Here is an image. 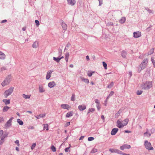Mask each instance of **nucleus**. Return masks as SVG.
<instances>
[{
    "instance_id": "obj_1",
    "label": "nucleus",
    "mask_w": 155,
    "mask_h": 155,
    "mask_svg": "<svg viewBox=\"0 0 155 155\" xmlns=\"http://www.w3.org/2000/svg\"><path fill=\"white\" fill-rule=\"evenodd\" d=\"M12 80V77L10 75L6 76L4 80L1 83L2 87H4L9 85Z\"/></svg>"
},
{
    "instance_id": "obj_2",
    "label": "nucleus",
    "mask_w": 155,
    "mask_h": 155,
    "mask_svg": "<svg viewBox=\"0 0 155 155\" xmlns=\"http://www.w3.org/2000/svg\"><path fill=\"white\" fill-rule=\"evenodd\" d=\"M152 81H147L145 83L142 84L141 87L145 90L149 89L152 86Z\"/></svg>"
},
{
    "instance_id": "obj_3",
    "label": "nucleus",
    "mask_w": 155,
    "mask_h": 155,
    "mask_svg": "<svg viewBox=\"0 0 155 155\" xmlns=\"http://www.w3.org/2000/svg\"><path fill=\"white\" fill-rule=\"evenodd\" d=\"M14 89V87H12L4 92V95L5 98H7L8 96L10 95L12 93Z\"/></svg>"
},
{
    "instance_id": "obj_4",
    "label": "nucleus",
    "mask_w": 155,
    "mask_h": 155,
    "mask_svg": "<svg viewBox=\"0 0 155 155\" xmlns=\"http://www.w3.org/2000/svg\"><path fill=\"white\" fill-rule=\"evenodd\" d=\"M144 145L146 148L148 150H153V148L151 147V145L150 142L147 140H146L144 142Z\"/></svg>"
},
{
    "instance_id": "obj_5",
    "label": "nucleus",
    "mask_w": 155,
    "mask_h": 155,
    "mask_svg": "<svg viewBox=\"0 0 155 155\" xmlns=\"http://www.w3.org/2000/svg\"><path fill=\"white\" fill-rule=\"evenodd\" d=\"M148 60L147 58L144 60L143 62L141 63L140 65V67L141 68V69H144L147 65V64L148 63Z\"/></svg>"
},
{
    "instance_id": "obj_6",
    "label": "nucleus",
    "mask_w": 155,
    "mask_h": 155,
    "mask_svg": "<svg viewBox=\"0 0 155 155\" xmlns=\"http://www.w3.org/2000/svg\"><path fill=\"white\" fill-rule=\"evenodd\" d=\"M60 22L63 29L64 31L66 30L67 27V25L62 20H61Z\"/></svg>"
},
{
    "instance_id": "obj_7",
    "label": "nucleus",
    "mask_w": 155,
    "mask_h": 155,
    "mask_svg": "<svg viewBox=\"0 0 155 155\" xmlns=\"http://www.w3.org/2000/svg\"><path fill=\"white\" fill-rule=\"evenodd\" d=\"M109 151L111 153H115L119 154L121 153V151L117 149L110 148L109 149Z\"/></svg>"
},
{
    "instance_id": "obj_8",
    "label": "nucleus",
    "mask_w": 155,
    "mask_h": 155,
    "mask_svg": "<svg viewBox=\"0 0 155 155\" xmlns=\"http://www.w3.org/2000/svg\"><path fill=\"white\" fill-rule=\"evenodd\" d=\"M13 119V117H12L9 119L5 125V127L8 128L11 126L12 125V120Z\"/></svg>"
},
{
    "instance_id": "obj_9",
    "label": "nucleus",
    "mask_w": 155,
    "mask_h": 155,
    "mask_svg": "<svg viewBox=\"0 0 155 155\" xmlns=\"http://www.w3.org/2000/svg\"><path fill=\"white\" fill-rule=\"evenodd\" d=\"M141 36V32L139 31L135 32L133 33V37L134 38H139Z\"/></svg>"
},
{
    "instance_id": "obj_10",
    "label": "nucleus",
    "mask_w": 155,
    "mask_h": 155,
    "mask_svg": "<svg viewBox=\"0 0 155 155\" xmlns=\"http://www.w3.org/2000/svg\"><path fill=\"white\" fill-rule=\"evenodd\" d=\"M130 148V146L129 145L125 144L120 146V149L121 150H123L125 149H129Z\"/></svg>"
},
{
    "instance_id": "obj_11",
    "label": "nucleus",
    "mask_w": 155,
    "mask_h": 155,
    "mask_svg": "<svg viewBox=\"0 0 155 155\" xmlns=\"http://www.w3.org/2000/svg\"><path fill=\"white\" fill-rule=\"evenodd\" d=\"M61 107L64 109H66L69 110L71 107L68 104H62L61 105Z\"/></svg>"
},
{
    "instance_id": "obj_12",
    "label": "nucleus",
    "mask_w": 155,
    "mask_h": 155,
    "mask_svg": "<svg viewBox=\"0 0 155 155\" xmlns=\"http://www.w3.org/2000/svg\"><path fill=\"white\" fill-rule=\"evenodd\" d=\"M79 35L81 36V39H86L88 37V35L82 32H81L80 34H79Z\"/></svg>"
},
{
    "instance_id": "obj_13",
    "label": "nucleus",
    "mask_w": 155,
    "mask_h": 155,
    "mask_svg": "<svg viewBox=\"0 0 155 155\" xmlns=\"http://www.w3.org/2000/svg\"><path fill=\"white\" fill-rule=\"evenodd\" d=\"M78 108L80 111H83L86 108V106L84 104L80 105L78 106Z\"/></svg>"
},
{
    "instance_id": "obj_14",
    "label": "nucleus",
    "mask_w": 155,
    "mask_h": 155,
    "mask_svg": "<svg viewBox=\"0 0 155 155\" xmlns=\"http://www.w3.org/2000/svg\"><path fill=\"white\" fill-rule=\"evenodd\" d=\"M67 1L68 4L72 6L74 5L76 3L75 0H68Z\"/></svg>"
},
{
    "instance_id": "obj_15",
    "label": "nucleus",
    "mask_w": 155,
    "mask_h": 155,
    "mask_svg": "<svg viewBox=\"0 0 155 155\" xmlns=\"http://www.w3.org/2000/svg\"><path fill=\"white\" fill-rule=\"evenodd\" d=\"M118 130L117 128H114L113 129L111 132V134L112 135H115Z\"/></svg>"
},
{
    "instance_id": "obj_16",
    "label": "nucleus",
    "mask_w": 155,
    "mask_h": 155,
    "mask_svg": "<svg viewBox=\"0 0 155 155\" xmlns=\"http://www.w3.org/2000/svg\"><path fill=\"white\" fill-rule=\"evenodd\" d=\"M117 127L119 128H121L124 126V125H123L122 123L121 122V121H119V120H117Z\"/></svg>"
},
{
    "instance_id": "obj_17",
    "label": "nucleus",
    "mask_w": 155,
    "mask_h": 155,
    "mask_svg": "<svg viewBox=\"0 0 155 155\" xmlns=\"http://www.w3.org/2000/svg\"><path fill=\"white\" fill-rule=\"evenodd\" d=\"M52 72V71H51V70L48 71L47 74L46 78L47 80H48L51 77V75Z\"/></svg>"
},
{
    "instance_id": "obj_18",
    "label": "nucleus",
    "mask_w": 155,
    "mask_h": 155,
    "mask_svg": "<svg viewBox=\"0 0 155 155\" xmlns=\"http://www.w3.org/2000/svg\"><path fill=\"white\" fill-rule=\"evenodd\" d=\"M55 85V83L54 81L49 83L48 84V86L50 88H52L54 87Z\"/></svg>"
},
{
    "instance_id": "obj_19",
    "label": "nucleus",
    "mask_w": 155,
    "mask_h": 155,
    "mask_svg": "<svg viewBox=\"0 0 155 155\" xmlns=\"http://www.w3.org/2000/svg\"><path fill=\"white\" fill-rule=\"evenodd\" d=\"M5 58V55L2 51H0V59L4 60Z\"/></svg>"
},
{
    "instance_id": "obj_20",
    "label": "nucleus",
    "mask_w": 155,
    "mask_h": 155,
    "mask_svg": "<svg viewBox=\"0 0 155 155\" xmlns=\"http://www.w3.org/2000/svg\"><path fill=\"white\" fill-rule=\"evenodd\" d=\"M38 46V41H35L33 43L32 47L34 48H36Z\"/></svg>"
},
{
    "instance_id": "obj_21",
    "label": "nucleus",
    "mask_w": 155,
    "mask_h": 155,
    "mask_svg": "<svg viewBox=\"0 0 155 155\" xmlns=\"http://www.w3.org/2000/svg\"><path fill=\"white\" fill-rule=\"evenodd\" d=\"M45 115L46 114L44 113V114H40L39 115L37 116H35V117L37 119H40L41 118L44 117Z\"/></svg>"
},
{
    "instance_id": "obj_22",
    "label": "nucleus",
    "mask_w": 155,
    "mask_h": 155,
    "mask_svg": "<svg viewBox=\"0 0 155 155\" xmlns=\"http://www.w3.org/2000/svg\"><path fill=\"white\" fill-rule=\"evenodd\" d=\"M126 21V18L125 17H122L119 20V22L121 24L124 23Z\"/></svg>"
},
{
    "instance_id": "obj_23",
    "label": "nucleus",
    "mask_w": 155,
    "mask_h": 155,
    "mask_svg": "<svg viewBox=\"0 0 155 155\" xmlns=\"http://www.w3.org/2000/svg\"><path fill=\"white\" fill-rule=\"evenodd\" d=\"M2 101L6 105L9 104H10V100L9 99H4L2 100Z\"/></svg>"
},
{
    "instance_id": "obj_24",
    "label": "nucleus",
    "mask_w": 155,
    "mask_h": 155,
    "mask_svg": "<svg viewBox=\"0 0 155 155\" xmlns=\"http://www.w3.org/2000/svg\"><path fill=\"white\" fill-rule=\"evenodd\" d=\"M39 90L40 93H43L45 91V90L44 89L42 85H39Z\"/></svg>"
},
{
    "instance_id": "obj_25",
    "label": "nucleus",
    "mask_w": 155,
    "mask_h": 155,
    "mask_svg": "<svg viewBox=\"0 0 155 155\" xmlns=\"http://www.w3.org/2000/svg\"><path fill=\"white\" fill-rule=\"evenodd\" d=\"M73 115V112L72 111H70L68 113L66 114V117L69 118L70 117L72 116Z\"/></svg>"
},
{
    "instance_id": "obj_26",
    "label": "nucleus",
    "mask_w": 155,
    "mask_h": 155,
    "mask_svg": "<svg viewBox=\"0 0 155 155\" xmlns=\"http://www.w3.org/2000/svg\"><path fill=\"white\" fill-rule=\"evenodd\" d=\"M122 110L121 109L118 112L116 113L115 115V118H117L119 116H120V114L122 112Z\"/></svg>"
},
{
    "instance_id": "obj_27",
    "label": "nucleus",
    "mask_w": 155,
    "mask_h": 155,
    "mask_svg": "<svg viewBox=\"0 0 155 155\" xmlns=\"http://www.w3.org/2000/svg\"><path fill=\"white\" fill-rule=\"evenodd\" d=\"M80 78L82 81H84L85 83L87 84L89 83V81L88 79L85 78L83 77H81Z\"/></svg>"
},
{
    "instance_id": "obj_28",
    "label": "nucleus",
    "mask_w": 155,
    "mask_h": 155,
    "mask_svg": "<svg viewBox=\"0 0 155 155\" xmlns=\"http://www.w3.org/2000/svg\"><path fill=\"white\" fill-rule=\"evenodd\" d=\"M129 121V120L128 119H126L124 120H123L122 123L123 124V125L124 126H125L127 124Z\"/></svg>"
},
{
    "instance_id": "obj_29",
    "label": "nucleus",
    "mask_w": 155,
    "mask_h": 155,
    "mask_svg": "<svg viewBox=\"0 0 155 155\" xmlns=\"http://www.w3.org/2000/svg\"><path fill=\"white\" fill-rule=\"evenodd\" d=\"M10 108V107L7 106H4L3 109V112H5L7 111Z\"/></svg>"
},
{
    "instance_id": "obj_30",
    "label": "nucleus",
    "mask_w": 155,
    "mask_h": 155,
    "mask_svg": "<svg viewBox=\"0 0 155 155\" xmlns=\"http://www.w3.org/2000/svg\"><path fill=\"white\" fill-rule=\"evenodd\" d=\"M69 56V53L68 52L66 53L65 54V59L66 60L67 62H68V58Z\"/></svg>"
},
{
    "instance_id": "obj_31",
    "label": "nucleus",
    "mask_w": 155,
    "mask_h": 155,
    "mask_svg": "<svg viewBox=\"0 0 155 155\" xmlns=\"http://www.w3.org/2000/svg\"><path fill=\"white\" fill-rule=\"evenodd\" d=\"M30 95H26L25 94H22L23 97L25 99H29L30 97Z\"/></svg>"
},
{
    "instance_id": "obj_32",
    "label": "nucleus",
    "mask_w": 155,
    "mask_h": 155,
    "mask_svg": "<svg viewBox=\"0 0 155 155\" xmlns=\"http://www.w3.org/2000/svg\"><path fill=\"white\" fill-rule=\"evenodd\" d=\"M154 48H153L150 50L147 53V55H150L153 53Z\"/></svg>"
},
{
    "instance_id": "obj_33",
    "label": "nucleus",
    "mask_w": 155,
    "mask_h": 155,
    "mask_svg": "<svg viewBox=\"0 0 155 155\" xmlns=\"http://www.w3.org/2000/svg\"><path fill=\"white\" fill-rule=\"evenodd\" d=\"M17 122L20 125H22L23 124V122L20 119H18L17 120Z\"/></svg>"
},
{
    "instance_id": "obj_34",
    "label": "nucleus",
    "mask_w": 155,
    "mask_h": 155,
    "mask_svg": "<svg viewBox=\"0 0 155 155\" xmlns=\"http://www.w3.org/2000/svg\"><path fill=\"white\" fill-rule=\"evenodd\" d=\"M53 59L58 63L60 61V59L59 57L56 58L55 57H53Z\"/></svg>"
},
{
    "instance_id": "obj_35",
    "label": "nucleus",
    "mask_w": 155,
    "mask_h": 155,
    "mask_svg": "<svg viewBox=\"0 0 155 155\" xmlns=\"http://www.w3.org/2000/svg\"><path fill=\"white\" fill-rule=\"evenodd\" d=\"M148 130L147 129V131L146 132H145V133H144V135L145 136H146L147 137H150L151 136V134L150 133H149V134L148 133Z\"/></svg>"
},
{
    "instance_id": "obj_36",
    "label": "nucleus",
    "mask_w": 155,
    "mask_h": 155,
    "mask_svg": "<svg viewBox=\"0 0 155 155\" xmlns=\"http://www.w3.org/2000/svg\"><path fill=\"white\" fill-rule=\"evenodd\" d=\"M43 125L44 126V128H43L44 130H45V129H46V130H48L49 129L48 128V125L47 124H44Z\"/></svg>"
},
{
    "instance_id": "obj_37",
    "label": "nucleus",
    "mask_w": 155,
    "mask_h": 155,
    "mask_svg": "<svg viewBox=\"0 0 155 155\" xmlns=\"http://www.w3.org/2000/svg\"><path fill=\"white\" fill-rule=\"evenodd\" d=\"M122 56L124 58H125L127 55V53L124 51H123L121 53Z\"/></svg>"
},
{
    "instance_id": "obj_38",
    "label": "nucleus",
    "mask_w": 155,
    "mask_h": 155,
    "mask_svg": "<svg viewBox=\"0 0 155 155\" xmlns=\"http://www.w3.org/2000/svg\"><path fill=\"white\" fill-rule=\"evenodd\" d=\"M151 61L152 62L153 65V66L154 68H155V60H154L153 57H151Z\"/></svg>"
},
{
    "instance_id": "obj_39",
    "label": "nucleus",
    "mask_w": 155,
    "mask_h": 155,
    "mask_svg": "<svg viewBox=\"0 0 155 155\" xmlns=\"http://www.w3.org/2000/svg\"><path fill=\"white\" fill-rule=\"evenodd\" d=\"M7 67L6 66H3L1 68L0 70L1 72H3L4 71L7 70Z\"/></svg>"
},
{
    "instance_id": "obj_40",
    "label": "nucleus",
    "mask_w": 155,
    "mask_h": 155,
    "mask_svg": "<svg viewBox=\"0 0 155 155\" xmlns=\"http://www.w3.org/2000/svg\"><path fill=\"white\" fill-rule=\"evenodd\" d=\"M106 25L107 26L113 25V23L111 22H109L106 24Z\"/></svg>"
},
{
    "instance_id": "obj_41",
    "label": "nucleus",
    "mask_w": 155,
    "mask_h": 155,
    "mask_svg": "<svg viewBox=\"0 0 155 155\" xmlns=\"http://www.w3.org/2000/svg\"><path fill=\"white\" fill-rule=\"evenodd\" d=\"M35 22L36 24V26L37 27L39 26L40 25L39 21L38 20H36L35 21Z\"/></svg>"
},
{
    "instance_id": "obj_42",
    "label": "nucleus",
    "mask_w": 155,
    "mask_h": 155,
    "mask_svg": "<svg viewBox=\"0 0 155 155\" xmlns=\"http://www.w3.org/2000/svg\"><path fill=\"white\" fill-rule=\"evenodd\" d=\"M7 136V135H2V136H1V140H3V141H4V139Z\"/></svg>"
},
{
    "instance_id": "obj_43",
    "label": "nucleus",
    "mask_w": 155,
    "mask_h": 155,
    "mask_svg": "<svg viewBox=\"0 0 155 155\" xmlns=\"http://www.w3.org/2000/svg\"><path fill=\"white\" fill-rule=\"evenodd\" d=\"M114 85V83L112 82L109 85L107 86V87L109 88H111Z\"/></svg>"
},
{
    "instance_id": "obj_44",
    "label": "nucleus",
    "mask_w": 155,
    "mask_h": 155,
    "mask_svg": "<svg viewBox=\"0 0 155 155\" xmlns=\"http://www.w3.org/2000/svg\"><path fill=\"white\" fill-rule=\"evenodd\" d=\"M71 100L72 101H74L75 100V95L74 94L72 95V97L71 98Z\"/></svg>"
},
{
    "instance_id": "obj_45",
    "label": "nucleus",
    "mask_w": 155,
    "mask_h": 155,
    "mask_svg": "<svg viewBox=\"0 0 155 155\" xmlns=\"http://www.w3.org/2000/svg\"><path fill=\"white\" fill-rule=\"evenodd\" d=\"M95 110V109L94 108H91L89 109L88 110V112L87 113V114L89 113L90 112H92L93 111H94Z\"/></svg>"
},
{
    "instance_id": "obj_46",
    "label": "nucleus",
    "mask_w": 155,
    "mask_h": 155,
    "mask_svg": "<svg viewBox=\"0 0 155 155\" xmlns=\"http://www.w3.org/2000/svg\"><path fill=\"white\" fill-rule=\"evenodd\" d=\"M51 149L53 152H55L56 151V148L53 145H52Z\"/></svg>"
},
{
    "instance_id": "obj_47",
    "label": "nucleus",
    "mask_w": 155,
    "mask_h": 155,
    "mask_svg": "<svg viewBox=\"0 0 155 155\" xmlns=\"http://www.w3.org/2000/svg\"><path fill=\"white\" fill-rule=\"evenodd\" d=\"M103 65L105 69H107V64L104 61L103 62Z\"/></svg>"
},
{
    "instance_id": "obj_48",
    "label": "nucleus",
    "mask_w": 155,
    "mask_h": 155,
    "mask_svg": "<svg viewBox=\"0 0 155 155\" xmlns=\"http://www.w3.org/2000/svg\"><path fill=\"white\" fill-rule=\"evenodd\" d=\"M97 151V149L95 148H93L91 151V153H94L96 152Z\"/></svg>"
},
{
    "instance_id": "obj_49",
    "label": "nucleus",
    "mask_w": 155,
    "mask_h": 155,
    "mask_svg": "<svg viewBox=\"0 0 155 155\" xmlns=\"http://www.w3.org/2000/svg\"><path fill=\"white\" fill-rule=\"evenodd\" d=\"M62 50L60 49L58 50V54L59 57H60L62 54Z\"/></svg>"
},
{
    "instance_id": "obj_50",
    "label": "nucleus",
    "mask_w": 155,
    "mask_h": 155,
    "mask_svg": "<svg viewBox=\"0 0 155 155\" xmlns=\"http://www.w3.org/2000/svg\"><path fill=\"white\" fill-rule=\"evenodd\" d=\"M145 9L147 10L149 13H152V11L148 7L146 8Z\"/></svg>"
},
{
    "instance_id": "obj_51",
    "label": "nucleus",
    "mask_w": 155,
    "mask_h": 155,
    "mask_svg": "<svg viewBox=\"0 0 155 155\" xmlns=\"http://www.w3.org/2000/svg\"><path fill=\"white\" fill-rule=\"evenodd\" d=\"M94 138L93 137H90L88 138V140L89 141H91L94 140Z\"/></svg>"
},
{
    "instance_id": "obj_52",
    "label": "nucleus",
    "mask_w": 155,
    "mask_h": 155,
    "mask_svg": "<svg viewBox=\"0 0 155 155\" xmlns=\"http://www.w3.org/2000/svg\"><path fill=\"white\" fill-rule=\"evenodd\" d=\"M36 143H33L32 145V146L31 147V150H33L34 148L36 146Z\"/></svg>"
},
{
    "instance_id": "obj_53",
    "label": "nucleus",
    "mask_w": 155,
    "mask_h": 155,
    "mask_svg": "<svg viewBox=\"0 0 155 155\" xmlns=\"http://www.w3.org/2000/svg\"><path fill=\"white\" fill-rule=\"evenodd\" d=\"M15 143L17 145L18 147L20 146L19 142L18 140H16L15 141Z\"/></svg>"
},
{
    "instance_id": "obj_54",
    "label": "nucleus",
    "mask_w": 155,
    "mask_h": 155,
    "mask_svg": "<svg viewBox=\"0 0 155 155\" xmlns=\"http://www.w3.org/2000/svg\"><path fill=\"white\" fill-rule=\"evenodd\" d=\"M96 107H97V110H99L100 109H101V107H100V104H97Z\"/></svg>"
},
{
    "instance_id": "obj_55",
    "label": "nucleus",
    "mask_w": 155,
    "mask_h": 155,
    "mask_svg": "<svg viewBox=\"0 0 155 155\" xmlns=\"http://www.w3.org/2000/svg\"><path fill=\"white\" fill-rule=\"evenodd\" d=\"M94 72H90V73H88L87 75L89 77H91L93 73Z\"/></svg>"
},
{
    "instance_id": "obj_56",
    "label": "nucleus",
    "mask_w": 155,
    "mask_h": 155,
    "mask_svg": "<svg viewBox=\"0 0 155 155\" xmlns=\"http://www.w3.org/2000/svg\"><path fill=\"white\" fill-rule=\"evenodd\" d=\"M142 93V91H138L137 92V94L138 95H140Z\"/></svg>"
},
{
    "instance_id": "obj_57",
    "label": "nucleus",
    "mask_w": 155,
    "mask_h": 155,
    "mask_svg": "<svg viewBox=\"0 0 155 155\" xmlns=\"http://www.w3.org/2000/svg\"><path fill=\"white\" fill-rule=\"evenodd\" d=\"M98 1L99 2V6H101L103 4V0H98Z\"/></svg>"
},
{
    "instance_id": "obj_58",
    "label": "nucleus",
    "mask_w": 155,
    "mask_h": 155,
    "mask_svg": "<svg viewBox=\"0 0 155 155\" xmlns=\"http://www.w3.org/2000/svg\"><path fill=\"white\" fill-rule=\"evenodd\" d=\"M95 102L97 104H100V102L97 99H96L95 100Z\"/></svg>"
},
{
    "instance_id": "obj_59",
    "label": "nucleus",
    "mask_w": 155,
    "mask_h": 155,
    "mask_svg": "<svg viewBox=\"0 0 155 155\" xmlns=\"http://www.w3.org/2000/svg\"><path fill=\"white\" fill-rule=\"evenodd\" d=\"M70 147H67V148H66L64 150H65V152H68V151H69V148H70Z\"/></svg>"
},
{
    "instance_id": "obj_60",
    "label": "nucleus",
    "mask_w": 155,
    "mask_h": 155,
    "mask_svg": "<svg viewBox=\"0 0 155 155\" xmlns=\"http://www.w3.org/2000/svg\"><path fill=\"white\" fill-rule=\"evenodd\" d=\"M4 121V119L2 117H0V122H3Z\"/></svg>"
},
{
    "instance_id": "obj_61",
    "label": "nucleus",
    "mask_w": 155,
    "mask_h": 155,
    "mask_svg": "<svg viewBox=\"0 0 155 155\" xmlns=\"http://www.w3.org/2000/svg\"><path fill=\"white\" fill-rule=\"evenodd\" d=\"M3 134V131L2 130H0V136H1Z\"/></svg>"
},
{
    "instance_id": "obj_62",
    "label": "nucleus",
    "mask_w": 155,
    "mask_h": 155,
    "mask_svg": "<svg viewBox=\"0 0 155 155\" xmlns=\"http://www.w3.org/2000/svg\"><path fill=\"white\" fill-rule=\"evenodd\" d=\"M7 21V20L6 19H4L1 22V23H3L6 22Z\"/></svg>"
},
{
    "instance_id": "obj_63",
    "label": "nucleus",
    "mask_w": 155,
    "mask_h": 155,
    "mask_svg": "<svg viewBox=\"0 0 155 155\" xmlns=\"http://www.w3.org/2000/svg\"><path fill=\"white\" fill-rule=\"evenodd\" d=\"M114 94V92L113 91H112L110 92V94L109 95L110 96H112Z\"/></svg>"
},
{
    "instance_id": "obj_64",
    "label": "nucleus",
    "mask_w": 155,
    "mask_h": 155,
    "mask_svg": "<svg viewBox=\"0 0 155 155\" xmlns=\"http://www.w3.org/2000/svg\"><path fill=\"white\" fill-rule=\"evenodd\" d=\"M121 153H120V154H122L123 155H130V154H127L126 153H123L122 151H121Z\"/></svg>"
}]
</instances>
